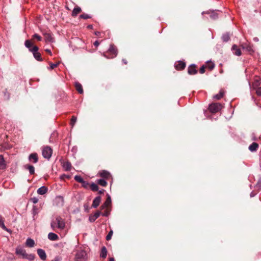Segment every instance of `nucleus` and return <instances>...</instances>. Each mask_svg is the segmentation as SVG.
Listing matches in <instances>:
<instances>
[{
  "instance_id": "48",
  "label": "nucleus",
  "mask_w": 261,
  "mask_h": 261,
  "mask_svg": "<svg viewBox=\"0 0 261 261\" xmlns=\"http://www.w3.org/2000/svg\"><path fill=\"white\" fill-rule=\"evenodd\" d=\"M45 51L48 54H49L50 56L52 55V54H51V50L49 49H46L45 50Z\"/></svg>"
},
{
  "instance_id": "42",
  "label": "nucleus",
  "mask_w": 261,
  "mask_h": 261,
  "mask_svg": "<svg viewBox=\"0 0 261 261\" xmlns=\"http://www.w3.org/2000/svg\"><path fill=\"white\" fill-rule=\"evenodd\" d=\"M82 186L85 188H87L89 186V184L87 181L84 180L83 182L81 183Z\"/></svg>"
},
{
  "instance_id": "43",
  "label": "nucleus",
  "mask_w": 261,
  "mask_h": 261,
  "mask_svg": "<svg viewBox=\"0 0 261 261\" xmlns=\"http://www.w3.org/2000/svg\"><path fill=\"white\" fill-rule=\"evenodd\" d=\"M58 66V63L53 64L52 63H50V68L51 69H53L56 68Z\"/></svg>"
},
{
  "instance_id": "30",
  "label": "nucleus",
  "mask_w": 261,
  "mask_h": 261,
  "mask_svg": "<svg viewBox=\"0 0 261 261\" xmlns=\"http://www.w3.org/2000/svg\"><path fill=\"white\" fill-rule=\"evenodd\" d=\"M224 95V91L223 90H221L219 94H216L214 96V98L219 100L223 97Z\"/></svg>"
},
{
  "instance_id": "22",
  "label": "nucleus",
  "mask_w": 261,
  "mask_h": 261,
  "mask_svg": "<svg viewBox=\"0 0 261 261\" xmlns=\"http://www.w3.org/2000/svg\"><path fill=\"white\" fill-rule=\"evenodd\" d=\"M48 238L51 241H56L59 239L58 236L54 232H49Z\"/></svg>"
},
{
  "instance_id": "27",
  "label": "nucleus",
  "mask_w": 261,
  "mask_h": 261,
  "mask_svg": "<svg viewBox=\"0 0 261 261\" xmlns=\"http://www.w3.org/2000/svg\"><path fill=\"white\" fill-rule=\"evenodd\" d=\"M232 49L234 51V54L237 56H240L241 55V51L236 45H233L232 47Z\"/></svg>"
},
{
  "instance_id": "21",
  "label": "nucleus",
  "mask_w": 261,
  "mask_h": 261,
  "mask_svg": "<svg viewBox=\"0 0 261 261\" xmlns=\"http://www.w3.org/2000/svg\"><path fill=\"white\" fill-rule=\"evenodd\" d=\"M75 87L76 89V90L80 93L82 94L83 93V87L82 85L79 83V82H75Z\"/></svg>"
},
{
  "instance_id": "33",
  "label": "nucleus",
  "mask_w": 261,
  "mask_h": 261,
  "mask_svg": "<svg viewBox=\"0 0 261 261\" xmlns=\"http://www.w3.org/2000/svg\"><path fill=\"white\" fill-rule=\"evenodd\" d=\"M74 179L78 182L82 183L84 180L83 178L79 175H75L74 176Z\"/></svg>"
},
{
  "instance_id": "2",
  "label": "nucleus",
  "mask_w": 261,
  "mask_h": 261,
  "mask_svg": "<svg viewBox=\"0 0 261 261\" xmlns=\"http://www.w3.org/2000/svg\"><path fill=\"white\" fill-rule=\"evenodd\" d=\"M50 226L54 230H56V228L62 230L65 228V223L63 219L60 216H57L51 221Z\"/></svg>"
},
{
  "instance_id": "53",
  "label": "nucleus",
  "mask_w": 261,
  "mask_h": 261,
  "mask_svg": "<svg viewBox=\"0 0 261 261\" xmlns=\"http://www.w3.org/2000/svg\"><path fill=\"white\" fill-rule=\"evenodd\" d=\"M109 261H115L114 258H110Z\"/></svg>"
},
{
  "instance_id": "13",
  "label": "nucleus",
  "mask_w": 261,
  "mask_h": 261,
  "mask_svg": "<svg viewBox=\"0 0 261 261\" xmlns=\"http://www.w3.org/2000/svg\"><path fill=\"white\" fill-rule=\"evenodd\" d=\"M29 160L34 163H36L38 161V155L36 153H32L29 156Z\"/></svg>"
},
{
  "instance_id": "4",
  "label": "nucleus",
  "mask_w": 261,
  "mask_h": 261,
  "mask_svg": "<svg viewBox=\"0 0 261 261\" xmlns=\"http://www.w3.org/2000/svg\"><path fill=\"white\" fill-rule=\"evenodd\" d=\"M224 108L222 104L218 102H213L209 105L208 110L212 113H222Z\"/></svg>"
},
{
  "instance_id": "3",
  "label": "nucleus",
  "mask_w": 261,
  "mask_h": 261,
  "mask_svg": "<svg viewBox=\"0 0 261 261\" xmlns=\"http://www.w3.org/2000/svg\"><path fill=\"white\" fill-rule=\"evenodd\" d=\"M16 254L21 256L22 258L27 259L29 260H33L35 258V255L33 254H28L25 250L20 247H18L16 249Z\"/></svg>"
},
{
  "instance_id": "47",
  "label": "nucleus",
  "mask_w": 261,
  "mask_h": 261,
  "mask_svg": "<svg viewBox=\"0 0 261 261\" xmlns=\"http://www.w3.org/2000/svg\"><path fill=\"white\" fill-rule=\"evenodd\" d=\"M99 44V42L98 41H95L94 42V45L96 47H97Z\"/></svg>"
},
{
  "instance_id": "32",
  "label": "nucleus",
  "mask_w": 261,
  "mask_h": 261,
  "mask_svg": "<svg viewBox=\"0 0 261 261\" xmlns=\"http://www.w3.org/2000/svg\"><path fill=\"white\" fill-rule=\"evenodd\" d=\"M90 189L92 191L95 192L98 191V187L96 184L92 182L90 186Z\"/></svg>"
},
{
  "instance_id": "25",
  "label": "nucleus",
  "mask_w": 261,
  "mask_h": 261,
  "mask_svg": "<svg viewBox=\"0 0 261 261\" xmlns=\"http://www.w3.org/2000/svg\"><path fill=\"white\" fill-rule=\"evenodd\" d=\"M44 36L46 42H52L54 41V38L52 37L51 35L50 34L44 33Z\"/></svg>"
},
{
  "instance_id": "44",
  "label": "nucleus",
  "mask_w": 261,
  "mask_h": 261,
  "mask_svg": "<svg viewBox=\"0 0 261 261\" xmlns=\"http://www.w3.org/2000/svg\"><path fill=\"white\" fill-rule=\"evenodd\" d=\"M256 94L257 96H261V87H258L256 88Z\"/></svg>"
},
{
  "instance_id": "19",
  "label": "nucleus",
  "mask_w": 261,
  "mask_h": 261,
  "mask_svg": "<svg viewBox=\"0 0 261 261\" xmlns=\"http://www.w3.org/2000/svg\"><path fill=\"white\" fill-rule=\"evenodd\" d=\"M48 189L45 186H42L37 190V193L39 195H44L47 192Z\"/></svg>"
},
{
  "instance_id": "50",
  "label": "nucleus",
  "mask_w": 261,
  "mask_h": 261,
  "mask_svg": "<svg viewBox=\"0 0 261 261\" xmlns=\"http://www.w3.org/2000/svg\"><path fill=\"white\" fill-rule=\"evenodd\" d=\"M122 62H123L124 64H125V65H126V64H127V61L126 59H122Z\"/></svg>"
},
{
  "instance_id": "45",
  "label": "nucleus",
  "mask_w": 261,
  "mask_h": 261,
  "mask_svg": "<svg viewBox=\"0 0 261 261\" xmlns=\"http://www.w3.org/2000/svg\"><path fill=\"white\" fill-rule=\"evenodd\" d=\"M31 201L34 204L37 203L38 201V199L37 197H33L31 198Z\"/></svg>"
},
{
  "instance_id": "8",
  "label": "nucleus",
  "mask_w": 261,
  "mask_h": 261,
  "mask_svg": "<svg viewBox=\"0 0 261 261\" xmlns=\"http://www.w3.org/2000/svg\"><path fill=\"white\" fill-rule=\"evenodd\" d=\"M98 174L102 178V179L106 180H109L112 177L110 173L106 170H102L99 171Z\"/></svg>"
},
{
  "instance_id": "41",
  "label": "nucleus",
  "mask_w": 261,
  "mask_h": 261,
  "mask_svg": "<svg viewBox=\"0 0 261 261\" xmlns=\"http://www.w3.org/2000/svg\"><path fill=\"white\" fill-rule=\"evenodd\" d=\"M206 66L204 65L202 66L200 69H199V72L201 74H203L205 72V69Z\"/></svg>"
},
{
  "instance_id": "11",
  "label": "nucleus",
  "mask_w": 261,
  "mask_h": 261,
  "mask_svg": "<svg viewBox=\"0 0 261 261\" xmlns=\"http://www.w3.org/2000/svg\"><path fill=\"white\" fill-rule=\"evenodd\" d=\"M174 66L176 70H181L186 67V63L183 61H179L175 64Z\"/></svg>"
},
{
  "instance_id": "52",
  "label": "nucleus",
  "mask_w": 261,
  "mask_h": 261,
  "mask_svg": "<svg viewBox=\"0 0 261 261\" xmlns=\"http://www.w3.org/2000/svg\"><path fill=\"white\" fill-rule=\"evenodd\" d=\"M254 195H255V194L253 192L251 193V194H250L251 197H253V196H254Z\"/></svg>"
},
{
  "instance_id": "54",
  "label": "nucleus",
  "mask_w": 261,
  "mask_h": 261,
  "mask_svg": "<svg viewBox=\"0 0 261 261\" xmlns=\"http://www.w3.org/2000/svg\"><path fill=\"white\" fill-rule=\"evenodd\" d=\"M99 33H99V32H96V33H95V34H96V35H98Z\"/></svg>"
},
{
  "instance_id": "17",
  "label": "nucleus",
  "mask_w": 261,
  "mask_h": 261,
  "mask_svg": "<svg viewBox=\"0 0 261 261\" xmlns=\"http://www.w3.org/2000/svg\"><path fill=\"white\" fill-rule=\"evenodd\" d=\"M6 162L3 155H0V169L4 170L6 168Z\"/></svg>"
},
{
  "instance_id": "23",
  "label": "nucleus",
  "mask_w": 261,
  "mask_h": 261,
  "mask_svg": "<svg viewBox=\"0 0 261 261\" xmlns=\"http://www.w3.org/2000/svg\"><path fill=\"white\" fill-rule=\"evenodd\" d=\"M82 11V9L80 7L76 6L75 7L72 12V16L75 17L77 15Z\"/></svg>"
},
{
  "instance_id": "9",
  "label": "nucleus",
  "mask_w": 261,
  "mask_h": 261,
  "mask_svg": "<svg viewBox=\"0 0 261 261\" xmlns=\"http://www.w3.org/2000/svg\"><path fill=\"white\" fill-rule=\"evenodd\" d=\"M197 66L195 64L190 65L188 68V73L189 74L193 75L197 73Z\"/></svg>"
},
{
  "instance_id": "12",
  "label": "nucleus",
  "mask_w": 261,
  "mask_h": 261,
  "mask_svg": "<svg viewBox=\"0 0 261 261\" xmlns=\"http://www.w3.org/2000/svg\"><path fill=\"white\" fill-rule=\"evenodd\" d=\"M107 198L104 203L101 206V210H103L107 208L111 204V198L109 194H107Z\"/></svg>"
},
{
  "instance_id": "46",
  "label": "nucleus",
  "mask_w": 261,
  "mask_h": 261,
  "mask_svg": "<svg viewBox=\"0 0 261 261\" xmlns=\"http://www.w3.org/2000/svg\"><path fill=\"white\" fill-rule=\"evenodd\" d=\"M65 178H70V176L66 175L65 174H63V175H61V176H60V178L61 179H64Z\"/></svg>"
},
{
  "instance_id": "10",
  "label": "nucleus",
  "mask_w": 261,
  "mask_h": 261,
  "mask_svg": "<svg viewBox=\"0 0 261 261\" xmlns=\"http://www.w3.org/2000/svg\"><path fill=\"white\" fill-rule=\"evenodd\" d=\"M37 253L41 260L43 261L46 260V254L44 250L42 249H38L37 250Z\"/></svg>"
},
{
  "instance_id": "51",
  "label": "nucleus",
  "mask_w": 261,
  "mask_h": 261,
  "mask_svg": "<svg viewBox=\"0 0 261 261\" xmlns=\"http://www.w3.org/2000/svg\"><path fill=\"white\" fill-rule=\"evenodd\" d=\"M104 192H105V190L103 189H102L101 190L98 191V193L99 194H103Z\"/></svg>"
},
{
  "instance_id": "24",
  "label": "nucleus",
  "mask_w": 261,
  "mask_h": 261,
  "mask_svg": "<svg viewBox=\"0 0 261 261\" xmlns=\"http://www.w3.org/2000/svg\"><path fill=\"white\" fill-rule=\"evenodd\" d=\"M25 245L27 246L32 248L34 246L35 242L33 239L31 238H28L25 242Z\"/></svg>"
},
{
  "instance_id": "7",
  "label": "nucleus",
  "mask_w": 261,
  "mask_h": 261,
  "mask_svg": "<svg viewBox=\"0 0 261 261\" xmlns=\"http://www.w3.org/2000/svg\"><path fill=\"white\" fill-rule=\"evenodd\" d=\"M86 252L83 250L79 251L75 256V261H85Z\"/></svg>"
},
{
  "instance_id": "29",
  "label": "nucleus",
  "mask_w": 261,
  "mask_h": 261,
  "mask_svg": "<svg viewBox=\"0 0 261 261\" xmlns=\"http://www.w3.org/2000/svg\"><path fill=\"white\" fill-rule=\"evenodd\" d=\"M107 255V250L106 247H102L101 250L100 256L102 258H106Z\"/></svg>"
},
{
  "instance_id": "15",
  "label": "nucleus",
  "mask_w": 261,
  "mask_h": 261,
  "mask_svg": "<svg viewBox=\"0 0 261 261\" xmlns=\"http://www.w3.org/2000/svg\"><path fill=\"white\" fill-rule=\"evenodd\" d=\"M101 201V197L100 196L96 197L92 202V206L94 208H96L99 204Z\"/></svg>"
},
{
  "instance_id": "28",
  "label": "nucleus",
  "mask_w": 261,
  "mask_h": 261,
  "mask_svg": "<svg viewBox=\"0 0 261 261\" xmlns=\"http://www.w3.org/2000/svg\"><path fill=\"white\" fill-rule=\"evenodd\" d=\"M4 222V218L2 216H0V227H1L4 230L9 231V230L6 227Z\"/></svg>"
},
{
  "instance_id": "38",
  "label": "nucleus",
  "mask_w": 261,
  "mask_h": 261,
  "mask_svg": "<svg viewBox=\"0 0 261 261\" xmlns=\"http://www.w3.org/2000/svg\"><path fill=\"white\" fill-rule=\"evenodd\" d=\"M80 17L81 18L86 19L90 18L91 16H90L88 14H83L80 16Z\"/></svg>"
},
{
  "instance_id": "16",
  "label": "nucleus",
  "mask_w": 261,
  "mask_h": 261,
  "mask_svg": "<svg viewBox=\"0 0 261 261\" xmlns=\"http://www.w3.org/2000/svg\"><path fill=\"white\" fill-rule=\"evenodd\" d=\"M62 166L65 171H70L71 169V164L68 162L66 161L62 163Z\"/></svg>"
},
{
  "instance_id": "6",
  "label": "nucleus",
  "mask_w": 261,
  "mask_h": 261,
  "mask_svg": "<svg viewBox=\"0 0 261 261\" xmlns=\"http://www.w3.org/2000/svg\"><path fill=\"white\" fill-rule=\"evenodd\" d=\"M53 153L52 149L49 146L43 147L42 150V154L43 156L47 159H50Z\"/></svg>"
},
{
  "instance_id": "26",
  "label": "nucleus",
  "mask_w": 261,
  "mask_h": 261,
  "mask_svg": "<svg viewBox=\"0 0 261 261\" xmlns=\"http://www.w3.org/2000/svg\"><path fill=\"white\" fill-rule=\"evenodd\" d=\"M107 180H106V179L101 178V179H97L96 180V182L97 184H98L99 185H100L101 186L106 187L108 184Z\"/></svg>"
},
{
  "instance_id": "36",
  "label": "nucleus",
  "mask_w": 261,
  "mask_h": 261,
  "mask_svg": "<svg viewBox=\"0 0 261 261\" xmlns=\"http://www.w3.org/2000/svg\"><path fill=\"white\" fill-rule=\"evenodd\" d=\"M77 120L76 117L74 116V115L72 117L71 121H70V125L72 127H73L76 122Z\"/></svg>"
},
{
  "instance_id": "14",
  "label": "nucleus",
  "mask_w": 261,
  "mask_h": 261,
  "mask_svg": "<svg viewBox=\"0 0 261 261\" xmlns=\"http://www.w3.org/2000/svg\"><path fill=\"white\" fill-rule=\"evenodd\" d=\"M101 215V212L99 211H97L96 213H94L93 215H91L89 217V220L91 222H94Z\"/></svg>"
},
{
  "instance_id": "55",
  "label": "nucleus",
  "mask_w": 261,
  "mask_h": 261,
  "mask_svg": "<svg viewBox=\"0 0 261 261\" xmlns=\"http://www.w3.org/2000/svg\"><path fill=\"white\" fill-rule=\"evenodd\" d=\"M260 167H261V159H260Z\"/></svg>"
},
{
  "instance_id": "5",
  "label": "nucleus",
  "mask_w": 261,
  "mask_h": 261,
  "mask_svg": "<svg viewBox=\"0 0 261 261\" xmlns=\"http://www.w3.org/2000/svg\"><path fill=\"white\" fill-rule=\"evenodd\" d=\"M117 55V49L115 46L111 45L108 51L103 54V56L107 59H113Z\"/></svg>"
},
{
  "instance_id": "31",
  "label": "nucleus",
  "mask_w": 261,
  "mask_h": 261,
  "mask_svg": "<svg viewBox=\"0 0 261 261\" xmlns=\"http://www.w3.org/2000/svg\"><path fill=\"white\" fill-rule=\"evenodd\" d=\"M241 46L243 49H245L248 52H253V49L251 46H250L249 45H248L247 44H243L241 45Z\"/></svg>"
},
{
  "instance_id": "20",
  "label": "nucleus",
  "mask_w": 261,
  "mask_h": 261,
  "mask_svg": "<svg viewBox=\"0 0 261 261\" xmlns=\"http://www.w3.org/2000/svg\"><path fill=\"white\" fill-rule=\"evenodd\" d=\"M258 148V144L257 143L253 142L249 146V149L251 152H254L257 150Z\"/></svg>"
},
{
  "instance_id": "37",
  "label": "nucleus",
  "mask_w": 261,
  "mask_h": 261,
  "mask_svg": "<svg viewBox=\"0 0 261 261\" xmlns=\"http://www.w3.org/2000/svg\"><path fill=\"white\" fill-rule=\"evenodd\" d=\"M113 233V232L112 230H111L110 231H109V233L107 234V236L106 237V240L107 241H109L111 239Z\"/></svg>"
},
{
  "instance_id": "35",
  "label": "nucleus",
  "mask_w": 261,
  "mask_h": 261,
  "mask_svg": "<svg viewBox=\"0 0 261 261\" xmlns=\"http://www.w3.org/2000/svg\"><path fill=\"white\" fill-rule=\"evenodd\" d=\"M205 66L206 67L209 68L210 70H212L215 67V64L213 63L210 62L207 63L206 66Z\"/></svg>"
},
{
  "instance_id": "39",
  "label": "nucleus",
  "mask_w": 261,
  "mask_h": 261,
  "mask_svg": "<svg viewBox=\"0 0 261 261\" xmlns=\"http://www.w3.org/2000/svg\"><path fill=\"white\" fill-rule=\"evenodd\" d=\"M222 39L224 41L227 42L230 39V38L228 34H224L222 37Z\"/></svg>"
},
{
  "instance_id": "49",
  "label": "nucleus",
  "mask_w": 261,
  "mask_h": 261,
  "mask_svg": "<svg viewBox=\"0 0 261 261\" xmlns=\"http://www.w3.org/2000/svg\"><path fill=\"white\" fill-rule=\"evenodd\" d=\"M51 261H60V259L59 257H56L54 259Z\"/></svg>"
},
{
  "instance_id": "40",
  "label": "nucleus",
  "mask_w": 261,
  "mask_h": 261,
  "mask_svg": "<svg viewBox=\"0 0 261 261\" xmlns=\"http://www.w3.org/2000/svg\"><path fill=\"white\" fill-rule=\"evenodd\" d=\"M106 208L107 209L103 213H101V215L105 217H108L110 214V211L108 210L107 208Z\"/></svg>"
},
{
  "instance_id": "1",
  "label": "nucleus",
  "mask_w": 261,
  "mask_h": 261,
  "mask_svg": "<svg viewBox=\"0 0 261 261\" xmlns=\"http://www.w3.org/2000/svg\"><path fill=\"white\" fill-rule=\"evenodd\" d=\"M24 45L26 47L29 48V51L33 53L34 57L36 60L38 61H42L43 60L41 54L38 52L39 48L37 46H33V43L31 40H26Z\"/></svg>"
},
{
  "instance_id": "34",
  "label": "nucleus",
  "mask_w": 261,
  "mask_h": 261,
  "mask_svg": "<svg viewBox=\"0 0 261 261\" xmlns=\"http://www.w3.org/2000/svg\"><path fill=\"white\" fill-rule=\"evenodd\" d=\"M36 39L38 41H41L42 39V37L40 36H39V35L35 34L33 35L32 39L31 40L33 43V39Z\"/></svg>"
},
{
  "instance_id": "18",
  "label": "nucleus",
  "mask_w": 261,
  "mask_h": 261,
  "mask_svg": "<svg viewBox=\"0 0 261 261\" xmlns=\"http://www.w3.org/2000/svg\"><path fill=\"white\" fill-rule=\"evenodd\" d=\"M24 168L29 170L30 174H34L35 173V168L33 165L27 164L24 166Z\"/></svg>"
}]
</instances>
